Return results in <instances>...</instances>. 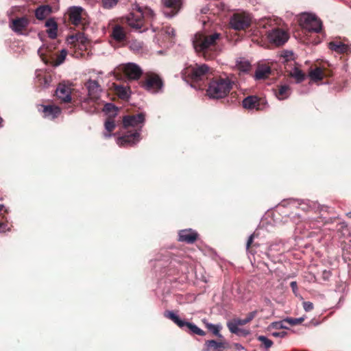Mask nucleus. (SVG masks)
<instances>
[{"instance_id": "nucleus-1", "label": "nucleus", "mask_w": 351, "mask_h": 351, "mask_svg": "<svg viewBox=\"0 0 351 351\" xmlns=\"http://www.w3.org/2000/svg\"><path fill=\"white\" fill-rule=\"evenodd\" d=\"M221 34L217 32H197L192 38L196 53L206 60H213L221 51Z\"/></svg>"}, {"instance_id": "nucleus-2", "label": "nucleus", "mask_w": 351, "mask_h": 351, "mask_svg": "<svg viewBox=\"0 0 351 351\" xmlns=\"http://www.w3.org/2000/svg\"><path fill=\"white\" fill-rule=\"evenodd\" d=\"M145 121V114L125 115L123 117V128L127 130V132L118 138V143L123 146L133 145L140 140V133L143 123Z\"/></svg>"}, {"instance_id": "nucleus-3", "label": "nucleus", "mask_w": 351, "mask_h": 351, "mask_svg": "<svg viewBox=\"0 0 351 351\" xmlns=\"http://www.w3.org/2000/svg\"><path fill=\"white\" fill-rule=\"evenodd\" d=\"M137 12H131L125 17H123L121 22L128 25L132 29L138 32H143L147 29L145 21L146 18L152 17L153 11L151 8H144L136 5Z\"/></svg>"}, {"instance_id": "nucleus-4", "label": "nucleus", "mask_w": 351, "mask_h": 351, "mask_svg": "<svg viewBox=\"0 0 351 351\" xmlns=\"http://www.w3.org/2000/svg\"><path fill=\"white\" fill-rule=\"evenodd\" d=\"M233 82L228 77H216L208 83L206 94L211 99H222L232 88Z\"/></svg>"}, {"instance_id": "nucleus-5", "label": "nucleus", "mask_w": 351, "mask_h": 351, "mask_svg": "<svg viewBox=\"0 0 351 351\" xmlns=\"http://www.w3.org/2000/svg\"><path fill=\"white\" fill-rule=\"evenodd\" d=\"M69 21L75 27L84 30L90 24L89 16L82 7L73 6L69 9Z\"/></svg>"}, {"instance_id": "nucleus-6", "label": "nucleus", "mask_w": 351, "mask_h": 351, "mask_svg": "<svg viewBox=\"0 0 351 351\" xmlns=\"http://www.w3.org/2000/svg\"><path fill=\"white\" fill-rule=\"evenodd\" d=\"M209 71V67L205 64H195L189 66L184 69L182 75L193 83L198 84L206 78V74Z\"/></svg>"}, {"instance_id": "nucleus-7", "label": "nucleus", "mask_w": 351, "mask_h": 351, "mask_svg": "<svg viewBox=\"0 0 351 351\" xmlns=\"http://www.w3.org/2000/svg\"><path fill=\"white\" fill-rule=\"evenodd\" d=\"M165 315V317L173 321L178 326L186 331H189L193 334L199 336H204L206 334L204 330L198 328L195 324L180 319V317L173 311H166Z\"/></svg>"}, {"instance_id": "nucleus-8", "label": "nucleus", "mask_w": 351, "mask_h": 351, "mask_svg": "<svg viewBox=\"0 0 351 351\" xmlns=\"http://www.w3.org/2000/svg\"><path fill=\"white\" fill-rule=\"evenodd\" d=\"M301 27L308 32L318 33L322 30V21L313 14L304 13L300 19Z\"/></svg>"}, {"instance_id": "nucleus-9", "label": "nucleus", "mask_w": 351, "mask_h": 351, "mask_svg": "<svg viewBox=\"0 0 351 351\" xmlns=\"http://www.w3.org/2000/svg\"><path fill=\"white\" fill-rule=\"evenodd\" d=\"M30 20L27 16L16 17L12 19L10 27L18 35H27Z\"/></svg>"}, {"instance_id": "nucleus-10", "label": "nucleus", "mask_w": 351, "mask_h": 351, "mask_svg": "<svg viewBox=\"0 0 351 351\" xmlns=\"http://www.w3.org/2000/svg\"><path fill=\"white\" fill-rule=\"evenodd\" d=\"M250 23L251 17L247 14H234L230 20L231 27L235 30L245 29Z\"/></svg>"}, {"instance_id": "nucleus-11", "label": "nucleus", "mask_w": 351, "mask_h": 351, "mask_svg": "<svg viewBox=\"0 0 351 351\" xmlns=\"http://www.w3.org/2000/svg\"><path fill=\"white\" fill-rule=\"evenodd\" d=\"M267 38L271 43L276 46H281L288 40L289 36L282 29L274 28L268 32Z\"/></svg>"}, {"instance_id": "nucleus-12", "label": "nucleus", "mask_w": 351, "mask_h": 351, "mask_svg": "<svg viewBox=\"0 0 351 351\" xmlns=\"http://www.w3.org/2000/svg\"><path fill=\"white\" fill-rule=\"evenodd\" d=\"M162 12L167 17H173L178 13L182 5V0H161Z\"/></svg>"}, {"instance_id": "nucleus-13", "label": "nucleus", "mask_w": 351, "mask_h": 351, "mask_svg": "<svg viewBox=\"0 0 351 351\" xmlns=\"http://www.w3.org/2000/svg\"><path fill=\"white\" fill-rule=\"evenodd\" d=\"M119 68L129 80H138L142 75L141 68L134 63L121 64Z\"/></svg>"}, {"instance_id": "nucleus-14", "label": "nucleus", "mask_w": 351, "mask_h": 351, "mask_svg": "<svg viewBox=\"0 0 351 351\" xmlns=\"http://www.w3.org/2000/svg\"><path fill=\"white\" fill-rule=\"evenodd\" d=\"M40 107L43 109H39V110L42 112L43 117L51 120H53L58 117L62 112L61 108L57 106L40 105Z\"/></svg>"}, {"instance_id": "nucleus-15", "label": "nucleus", "mask_w": 351, "mask_h": 351, "mask_svg": "<svg viewBox=\"0 0 351 351\" xmlns=\"http://www.w3.org/2000/svg\"><path fill=\"white\" fill-rule=\"evenodd\" d=\"M85 86L88 90V96L90 99L95 101L99 97L101 88L97 80H89L85 83Z\"/></svg>"}, {"instance_id": "nucleus-16", "label": "nucleus", "mask_w": 351, "mask_h": 351, "mask_svg": "<svg viewBox=\"0 0 351 351\" xmlns=\"http://www.w3.org/2000/svg\"><path fill=\"white\" fill-rule=\"evenodd\" d=\"M178 241L186 243H193L197 239V232L191 229L182 230L178 234Z\"/></svg>"}, {"instance_id": "nucleus-17", "label": "nucleus", "mask_w": 351, "mask_h": 351, "mask_svg": "<svg viewBox=\"0 0 351 351\" xmlns=\"http://www.w3.org/2000/svg\"><path fill=\"white\" fill-rule=\"evenodd\" d=\"M56 95L62 102L69 103L71 101V88L64 84L58 85L56 90Z\"/></svg>"}, {"instance_id": "nucleus-18", "label": "nucleus", "mask_w": 351, "mask_h": 351, "mask_svg": "<svg viewBox=\"0 0 351 351\" xmlns=\"http://www.w3.org/2000/svg\"><path fill=\"white\" fill-rule=\"evenodd\" d=\"M260 99L256 96H248L243 100V106L246 109H260Z\"/></svg>"}, {"instance_id": "nucleus-19", "label": "nucleus", "mask_w": 351, "mask_h": 351, "mask_svg": "<svg viewBox=\"0 0 351 351\" xmlns=\"http://www.w3.org/2000/svg\"><path fill=\"white\" fill-rule=\"evenodd\" d=\"M291 94V88L287 84H282L275 90V95L279 100H284L289 97Z\"/></svg>"}, {"instance_id": "nucleus-20", "label": "nucleus", "mask_w": 351, "mask_h": 351, "mask_svg": "<svg viewBox=\"0 0 351 351\" xmlns=\"http://www.w3.org/2000/svg\"><path fill=\"white\" fill-rule=\"evenodd\" d=\"M114 89L118 97L123 100H128L130 95V88L114 84Z\"/></svg>"}, {"instance_id": "nucleus-21", "label": "nucleus", "mask_w": 351, "mask_h": 351, "mask_svg": "<svg viewBox=\"0 0 351 351\" xmlns=\"http://www.w3.org/2000/svg\"><path fill=\"white\" fill-rule=\"evenodd\" d=\"M51 7L49 5H40L35 10V16L38 20L46 19L51 13Z\"/></svg>"}, {"instance_id": "nucleus-22", "label": "nucleus", "mask_w": 351, "mask_h": 351, "mask_svg": "<svg viewBox=\"0 0 351 351\" xmlns=\"http://www.w3.org/2000/svg\"><path fill=\"white\" fill-rule=\"evenodd\" d=\"M45 26L48 27L47 33L50 38L54 39L57 36L58 24L53 19H49L45 22Z\"/></svg>"}, {"instance_id": "nucleus-23", "label": "nucleus", "mask_w": 351, "mask_h": 351, "mask_svg": "<svg viewBox=\"0 0 351 351\" xmlns=\"http://www.w3.org/2000/svg\"><path fill=\"white\" fill-rule=\"evenodd\" d=\"M271 73V68L266 65H259L255 72V77L257 80L265 79Z\"/></svg>"}, {"instance_id": "nucleus-24", "label": "nucleus", "mask_w": 351, "mask_h": 351, "mask_svg": "<svg viewBox=\"0 0 351 351\" xmlns=\"http://www.w3.org/2000/svg\"><path fill=\"white\" fill-rule=\"evenodd\" d=\"M112 38L119 42L123 41L126 38V34L123 27L117 25L113 27L112 32Z\"/></svg>"}, {"instance_id": "nucleus-25", "label": "nucleus", "mask_w": 351, "mask_h": 351, "mask_svg": "<svg viewBox=\"0 0 351 351\" xmlns=\"http://www.w3.org/2000/svg\"><path fill=\"white\" fill-rule=\"evenodd\" d=\"M328 47L330 50L339 53L347 52L348 46L339 41H331L328 43Z\"/></svg>"}, {"instance_id": "nucleus-26", "label": "nucleus", "mask_w": 351, "mask_h": 351, "mask_svg": "<svg viewBox=\"0 0 351 351\" xmlns=\"http://www.w3.org/2000/svg\"><path fill=\"white\" fill-rule=\"evenodd\" d=\"M205 346L206 347V351H209L210 349L213 350L214 351H219L225 348L223 343L217 342L215 340L206 341L205 342Z\"/></svg>"}, {"instance_id": "nucleus-27", "label": "nucleus", "mask_w": 351, "mask_h": 351, "mask_svg": "<svg viewBox=\"0 0 351 351\" xmlns=\"http://www.w3.org/2000/svg\"><path fill=\"white\" fill-rule=\"evenodd\" d=\"M308 76L313 82H318L324 79V73L321 68L316 67L309 72Z\"/></svg>"}, {"instance_id": "nucleus-28", "label": "nucleus", "mask_w": 351, "mask_h": 351, "mask_svg": "<svg viewBox=\"0 0 351 351\" xmlns=\"http://www.w3.org/2000/svg\"><path fill=\"white\" fill-rule=\"evenodd\" d=\"M292 77L295 79L296 83H300L305 79V75L302 70L294 68L290 73Z\"/></svg>"}, {"instance_id": "nucleus-29", "label": "nucleus", "mask_w": 351, "mask_h": 351, "mask_svg": "<svg viewBox=\"0 0 351 351\" xmlns=\"http://www.w3.org/2000/svg\"><path fill=\"white\" fill-rule=\"evenodd\" d=\"M161 34L165 35V42H170L171 38L175 36V30L171 27L166 26L161 30Z\"/></svg>"}, {"instance_id": "nucleus-30", "label": "nucleus", "mask_w": 351, "mask_h": 351, "mask_svg": "<svg viewBox=\"0 0 351 351\" xmlns=\"http://www.w3.org/2000/svg\"><path fill=\"white\" fill-rule=\"evenodd\" d=\"M141 86L147 90H151L154 88V76L150 75L141 82Z\"/></svg>"}, {"instance_id": "nucleus-31", "label": "nucleus", "mask_w": 351, "mask_h": 351, "mask_svg": "<svg viewBox=\"0 0 351 351\" xmlns=\"http://www.w3.org/2000/svg\"><path fill=\"white\" fill-rule=\"evenodd\" d=\"M206 328L211 331L215 335L221 337V335L220 334V330L221 329V325L219 324H213L210 323L206 324Z\"/></svg>"}, {"instance_id": "nucleus-32", "label": "nucleus", "mask_w": 351, "mask_h": 351, "mask_svg": "<svg viewBox=\"0 0 351 351\" xmlns=\"http://www.w3.org/2000/svg\"><path fill=\"white\" fill-rule=\"evenodd\" d=\"M115 126H116V125H115L114 118L112 117H109L105 121V123H104L105 129L106 130V131L110 133L111 132H112L114 130Z\"/></svg>"}, {"instance_id": "nucleus-33", "label": "nucleus", "mask_w": 351, "mask_h": 351, "mask_svg": "<svg viewBox=\"0 0 351 351\" xmlns=\"http://www.w3.org/2000/svg\"><path fill=\"white\" fill-rule=\"evenodd\" d=\"M163 87V81L158 75L155 73V93L162 92Z\"/></svg>"}, {"instance_id": "nucleus-34", "label": "nucleus", "mask_w": 351, "mask_h": 351, "mask_svg": "<svg viewBox=\"0 0 351 351\" xmlns=\"http://www.w3.org/2000/svg\"><path fill=\"white\" fill-rule=\"evenodd\" d=\"M66 55L67 51L66 49L61 50L60 53L56 56V58L54 60V65L58 66L61 64L64 61Z\"/></svg>"}, {"instance_id": "nucleus-35", "label": "nucleus", "mask_w": 351, "mask_h": 351, "mask_svg": "<svg viewBox=\"0 0 351 351\" xmlns=\"http://www.w3.org/2000/svg\"><path fill=\"white\" fill-rule=\"evenodd\" d=\"M304 320V317L300 318H286L283 319V323H287L291 326H295L301 324Z\"/></svg>"}, {"instance_id": "nucleus-36", "label": "nucleus", "mask_w": 351, "mask_h": 351, "mask_svg": "<svg viewBox=\"0 0 351 351\" xmlns=\"http://www.w3.org/2000/svg\"><path fill=\"white\" fill-rule=\"evenodd\" d=\"M259 341L261 342L262 345L266 348L268 349L271 347L273 342L271 340L266 337L265 336H259L258 337Z\"/></svg>"}, {"instance_id": "nucleus-37", "label": "nucleus", "mask_w": 351, "mask_h": 351, "mask_svg": "<svg viewBox=\"0 0 351 351\" xmlns=\"http://www.w3.org/2000/svg\"><path fill=\"white\" fill-rule=\"evenodd\" d=\"M119 0H101L102 6L106 9H110L117 5Z\"/></svg>"}, {"instance_id": "nucleus-38", "label": "nucleus", "mask_w": 351, "mask_h": 351, "mask_svg": "<svg viewBox=\"0 0 351 351\" xmlns=\"http://www.w3.org/2000/svg\"><path fill=\"white\" fill-rule=\"evenodd\" d=\"M237 66L238 67V69L240 71L246 72L250 70V64L247 61H244V62L240 61V62H237Z\"/></svg>"}, {"instance_id": "nucleus-39", "label": "nucleus", "mask_w": 351, "mask_h": 351, "mask_svg": "<svg viewBox=\"0 0 351 351\" xmlns=\"http://www.w3.org/2000/svg\"><path fill=\"white\" fill-rule=\"evenodd\" d=\"M76 40L84 45L88 42V38L84 36V34L81 33L76 35Z\"/></svg>"}, {"instance_id": "nucleus-40", "label": "nucleus", "mask_w": 351, "mask_h": 351, "mask_svg": "<svg viewBox=\"0 0 351 351\" xmlns=\"http://www.w3.org/2000/svg\"><path fill=\"white\" fill-rule=\"evenodd\" d=\"M228 327L231 332L235 334H237L239 332V328L237 324L228 323Z\"/></svg>"}, {"instance_id": "nucleus-41", "label": "nucleus", "mask_w": 351, "mask_h": 351, "mask_svg": "<svg viewBox=\"0 0 351 351\" xmlns=\"http://www.w3.org/2000/svg\"><path fill=\"white\" fill-rule=\"evenodd\" d=\"M303 308L306 312L311 311L313 309V304L311 302H303Z\"/></svg>"}, {"instance_id": "nucleus-42", "label": "nucleus", "mask_w": 351, "mask_h": 351, "mask_svg": "<svg viewBox=\"0 0 351 351\" xmlns=\"http://www.w3.org/2000/svg\"><path fill=\"white\" fill-rule=\"evenodd\" d=\"M290 286H291V289H292L293 293L295 294V295L298 296V288L297 282L295 281H293L290 283Z\"/></svg>"}, {"instance_id": "nucleus-43", "label": "nucleus", "mask_w": 351, "mask_h": 351, "mask_svg": "<svg viewBox=\"0 0 351 351\" xmlns=\"http://www.w3.org/2000/svg\"><path fill=\"white\" fill-rule=\"evenodd\" d=\"M105 109L107 110V111H117V108L112 104H107L105 105Z\"/></svg>"}, {"instance_id": "nucleus-44", "label": "nucleus", "mask_w": 351, "mask_h": 351, "mask_svg": "<svg viewBox=\"0 0 351 351\" xmlns=\"http://www.w3.org/2000/svg\"><path fill=\"white\" fill-rule=\"evenodd\" d=\"M286 335H287V332H285V331L274 332L272 333V335L274 337H284L286 336Z\"/></svg>"}, {"instance_id": "nucleus-45", "label": "nucleus", "mask_w": 351, "mask_h": 351, "mask_svg": "<svg viewBox=\"0 0 351 351\" xmlns=\"http://www.w3.org/2000/svg\"><path fill=\"white\" fill-rule=\"evenodd\" d=\"M254 239V234H251L250 237L248 238L247 242L246 243V249L248 250L253 241Z\"/></svg>"}, {"instance_id": "nucleus-46", "label": "nucleus", "mask_w": 351, "mask_h": 351, "mask_svg": "<svg viewBox=\"0 0 351 351\" xmlns=\"http://www.w3.org/2000/svg\"><path fill=\"white\" fill-rule=\"evenodd\" d=\"M252 319V317H250L247 319H243V320H239L238 321V324H247L248 322H250L251 319Z\"/></svg>"}, {"instance_id": "nucleus-47", "label": "nucleus", "mask_w": 351, "mask_h": 351, "mask_svg": "<svg viewBox=\"0 0 351 351\" xmlns=\"http://www.w3.org/2000/svg\"><path fill=\"white\" fill-rule=\"evenodd\" d=\"M286 323H283V320L280 323H277L276 324L279 326L280 328H287V326L285 325Z\"/></svg>"}, {"instance_id": "nucleus-48", "label": "nucleus", "mask_w": 351, "mask_h": 351, "mask_svg": "<svg viewBox=\"0 0 351 351\" xmlns=\"http://www.w3.org/2000/svg\"><path fill=\"white\" fill-rule=\"evenodd\" d=\"M167 47L165 45V48L164 49H162V50H159V51H156L155 50V53H157L158 55H162L164 54L165 52H166V48Z\"/></svg>"}, {"instance_id": "nucleus-49", "label": "nucleus", "mask_w": 351, "mask_h": 351, "mask_svg": "<svg viewBox=\"0 0 351 351\" xmlns=\"http://www.w3.org/2000/svg\"><path fill=\"white\" fill-rule=\"evenodd\" d=\"M323 275H324V278L325 279H327L330 276V273L329 271L325 270L323 272Z\"/></svg>"}, {"instance_id": "nucleus-50", "label": "nucleus", "mask_w": 351, "mask_h": 351, "mask_svg": "<svg viewBox=\"0 0 351 351\" xmlns=\"http://www.w3.org/2000/svg\"><path fill=\"white\" fill-rule=\"evenodd\" d=\"M42 50H43V48H40V49H38V53L40 54V57H42L43 60H44V58L43 57V53H42V52H41V51H42Z\"/></svg>"}, {"instance_id": "nucleus-51", "label": "nucleus", "mask_w": 351, "mask_h": 351, "mask_svg": "<svg viewBox=\"0 0 351 351\" xmlns=\"http://www.w3.org/2000/svg\"><path fill=\"white\" fill-rule=\"evenodd\" d=\"M347 215H348V217H351V212L348 213H347Z\"/></svg>"}, {"instance_id": "nucleus-52", "label": "nucleus", "mask_w": 351, "mask_h": 351, "mask_svg": "<svg viewBox=\"0 0 351 351\" xmlns=\"http://www.w3.org/2000/svg\"><path fill=\"white\" fill-rule=\"evenodd\" d=\"M104 135H105V136H106V137H109V136H110V134H104Z\"/></svg>"}, {"instance_id": "nucleus-53", "label": "nucleus", "mask_w": 351, "mask_h": 351, "mask_svg": "<svg viewBox=\"0 0 351 351\" xmlns=\"http://www.w3.org/2000/svg\"><path fill=\"white\" fill-rule=\"evenodd\" d=\"M3 206L0 204V212L2 210Z\"/></svg>"}, {"instance_id": "nucleus-54", "label": "nucleus", "mask_w": 351, "mask_h": 351, "mask_svg": "<svg viewBox=\"0 0 351 351\" xmlns=\"http://www.w3.org/2000/svg\"><path fill=\"white\" fill-rule=\"evenodd\" d=\"M3 119L0 117V124L2 123Z\"/></svg>"}]
</instances>
